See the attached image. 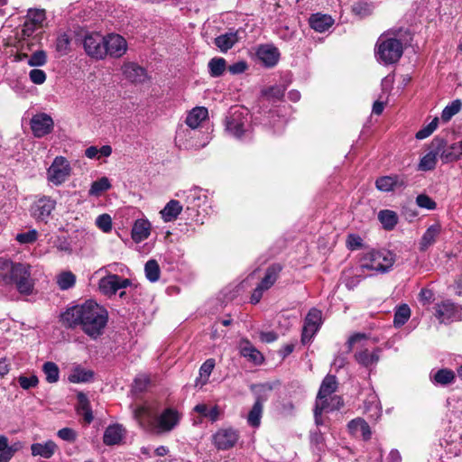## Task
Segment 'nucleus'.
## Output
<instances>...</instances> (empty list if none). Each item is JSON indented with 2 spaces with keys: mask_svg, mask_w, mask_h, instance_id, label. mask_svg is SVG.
Segmentation results:
<instances>
[{
  "mask_svg": "<svg viewBox=\"0 0 462 462\" xmlns=\"http://www.w3.org/2000/svg\"><path fill=\"white\" fill-rule=\"evenodd\" d=\"M457 314V307L456 305L449 301L445 300L440 304L437 305L436 308V317L441 321H448L456 317Z\"/></svg>",
  "mask_w": 462,
  "mask_h": 462,
  "instance_id": "37",
  "label": "nucleus"
},
{
  "mask_svg": "<svg viewBox=\"0 0 462 462\" xmlns=\"http://www.w3.org/2000/svg\"><path fill=\"white\" fill-rule=\"evenodd\" d=\"M378 219L385 230H393L398 223V215L390 209H383L378 213Z\"/></svg>",
  "mask_w": 462,
  "mask_h": 462,
  "instance_id": "41",
  "label": "nucleus"
},
{
  "mask_svg": "<svg viewBox=\"0 0 462 462\" xmlns=\"http://www.w3.org/2000/svg\"><path fill=\"white\" fill-rule=\"evenodd\" d=\"M262 96L269 101H279L284 96V90L279 86H272L262 90Z\"/></svg>",
  "mask_w": 462,
  "mask_h": 462,
  "instance_id": "49",
  "label": "nucleus"
},
{
  "mask_svg": "<svg viewBox=\"0 0 462 462\" xmlns=\"http://www.w3.org/2000/svg\"><path fill=\"white\" fill-rule=\"evenodd\" d=\"M381 352L382 349L380 347H375L372 352H369L367 348H364L356 351L354 358L357 364L371 370L372 366L379 362Z\"/></svg>",
  "mask_w": 462,
  "mask_h": 462,
  "instance_id": "21",
  "label": "nucleus"
},
{
  "mask_svg": "<svg viewBox=\"0 0 462 462\" xmlns=\"http://www.w3.org/2000/svg\"><path fill=\"white\" fill-rule=\"evenodd\" d=\"M146 279L151 282H155L160 278L161 269L156 260H148L144 265Z\"/></svg>",
  "mask_w": 462,
  "mask_h": 462,
  "instance_id": "45",
  "label": "nucleus"
},
{
  "mask_svg": "<svg viewBox=\"0 0 462 462\" xmlns=\"http://www.w3.org/2000/svg\"><path fill=\"white\" fill-rule=\"evenodd\" d=\"M47 62V55L43 50L34 51L28 60V65L31 67H42Z\"/></svg>",
  "mask_w": 462,
  "mask_h": 462,
  "instance_id": "52",
  "label": "nucleus"
},
{
  "mask_svg": "<svg viewBox=\"0 0 462 462\" xmlns=\"http://www.w3.org/2000/svg\"><path fill=\"white\" fill-rule=\"evenodd\" d=\"M417 205L421 208L434 210L437 208V203L427 194H420L416 198Z\"/></svg>",
  "mask_w": 462,
  "mask_h": 462,
  "instance_id": "55",
  "label": "nucleus"
},
{
  "mask_svg": "<svg viewBox=\"0 0 462 462\" xmlns=\"http://www.w3.org/2000/svg\"><path fill=\"white\" fill-rule=\"evenodd\" d=\"M440 230L441 227L439 224L431 225L427 228L420 242L419 249L420 252L427 251V249L436 242L437 237L440 234Z\"/></svg>",
  "mask_w": 462,
  "mask_h": 462,
  "instance_id": "35",
  "label": "nucleus"
},
{
  "mask_svg": "<svg viewBox=\"0 0 462 462\" xmlns=\"http://www.w3.org/2000/svg\"><path fill=\"white\" fill-rule=\"evenodd\" d=\"M94 372L90 369H86L81 365H76L72 368L68 376V380L72 383H85L93 381Z\"/></svg>",
  "mask_w": 462,
  "mask_h": 462,
  "instance_id": "34",
  "label": "nucleus"
},
{
  "mask_svg": "<svg viewBox=\"0 0 462 462\" xmlns=\"http://www.w3.org/2000/svg\"><path fill=\"white\" fill-rule=\"evenodd\" d=\"M251 115L244 106H233V135L237 139L252 137Z\"/></svg>",
  "mask_w": 462,
  "mask_h": 462,
  "instance_id": "7",
  "label": "nucleus"
},
{
  "mask_svg": "<svg viewBox=\"0 0 462 462\" xmlns=\"http://www.w3.org/2000/svg\"><path fill=\"white\" fill-rule=\"evenodd\" d=\"M162 265L170 273L184 272L188 269L184 254L179 248L169 249L162 256Z\"/></svg>",
  "mask_w": 462,
  "mask_h": 462,
  "instance_id": "12",
  "label": "nucleus"
},
{
  "mask_svg": "<svg viewBox=\"0 0 462 462\" xmlns=\"http://www.w3.org/2000/svg\"><path fill=\"white\" fill-rule=\"evenodd\" d=\"M70 173V166L62 156H57L47 171L48 180L52 184L61 185Z\"/></svg>",
  "mask_w": 462,
  "mask_h": 462,
  "instance_id": "11",
  "label": "nucleus"
},
{
  "mask_svg": "<svg viewBox=\"0 0 462 462\" xmlns=\"http://www.w3.org/2000/svg\"><path fill=\"white\" fill-rule=\"evenodd\" d=\"M56 201L50 197L43 196L32 206V216L37 221L47 223L51 212L55 209Z\"/></svg>",
  "mask_w": 462,
  "mask_h": 462,
  "instance_id": "17",
  "label": "nucleus"
},
{
  "mask_svg": "<svg viewBox=\"0 0 462 462\" xmlns=\"http://www.w3.org/2000/svg\"><path fill=\"white\" fill-rule=\"evenodd\" d=\"M151 223L148 219H136L132 226L131 236L135 243H140L151 234Z\"/></svg>",
  "mask_w": 462,
  "mask_h": 462,
  "instance_id": "28",
  "label": "nucleus"
},
{
  "mask_svg": "<svg viewBox=\"0 0 462 462\" xmlns=\"http://www.w3.org/2000/svg\"><path fill=\"white\" fill-rule=\"evenodd\" d=\"M282 269V265L278 263L269 265L265 271L264 276L258 284L264 290H269L278 280Z\"/></svg>",
  "mask_w": 462,
  "mask_h": 462,
  "instance_id": "31",
  "label": "nucleus"
},
{
  "mask_svg": "<svg viewBox=\"0 0 462 462\" xmlns=\"http://www.w3.org/2000/svg\"><path fill=\"white\" fill-rule=\"evenodd\" d=\"M175 196L181 199L184 213L188 219L199 225L204 224L211 209L208 203V190L199 187H193L186 190H180Z\"/></svg>",
  "mask_w": 462,
  "mask_h": 462,
  "instance_id": "3",
  "label": "nucleus"
},
{
  "mask_svg": "<svg viewBox=\"0 0 462 462\" xmlns=\"http://www.w3.org/2000/svg\"><path fill=\"white\" fill-rule=\"evenodd\" d=\"M261 393L257 395L255 402L247 415V422L251 427L258 428L263 411V403L268 400L266 392H271L273 386L269 383L260 384Z\"/></svg>",
  "mask_w": 462,
  "mask_h": 462,
  "instance_id": "10",
  "label": "nucleus"
},
{
  "mask_svg": "<svg viewBox=\"0 0 462 462\" xmlns=\"http://www.w3.org/2000/svg\"><path fill=\"white\" fill-rule=\"evenodd\" d=\"M193 411L200 416L199 423L203 419H208L210 422H216L219 420L222 411L218 405L208 406L206 403H199L193 408Z\"/></svg>",
  "mask_w": 462,
  "mask_h": 462,
  "instance_id": "24",
  "label": "nucleus"
},
{
  "mask_svg": "<svg viewBox=\"0 0 462 462\" xmlns=\"http://www.w3.org/2000/svg\"><path fill=\"white\" fill-rule=\"evenodd\" d=\"M57 449L56 443L49 439L43 443H33L31 445V453L32 457H41L43 458H51Z\"/></svg>",
  "mask_w": 462,
  "mask_h": 462,
  "instance_id": "29",
  "label": "nucleus"
},
{
  "mask_svg": "<svg viewBox=\"0 0 462 462\" xmlns=\"http://www.w3.org/2000/svg\"><path fill=\"white\" fill-rule=\"evenodd\" d=\"M368 335L365 334V333H361V332H357V333H354L353 335H351L346 343V353H350L352 352L353 348H354V346L355 344L356 343H359L361 342L362 340H366L368 339Z\"/></svg>",
  "mask_w": 462,
  "mask_h": 462,
  "instance_id": "59",
  "label": "nucleus"
},
{
  "mask_svg": "<svg viewBox=\"0 0 462 462\" xmlns=\"http://www.w3.org/2000/svg\"><path fill=\"white\" fill-rule=\"evenodd\" d=\"M182 417V413L175 407H167L147 422H141V428L154 435H166L180 425Z\"/></svg>",
  "mask_w": 462,
  "mask_h": 462,
  "instance_id": "4",
  "label": "nucleus"
},
{
  "mask_svg": "<svg viewBox=\"0 0 462 462\" xmlns=\"http://www.w3.org/2000/svg\"><path fill=\"white\" fill-rule=\"evenodd\" d=\"M212 442L217 450H227L231 448V429H220L212 436Z\"/></svg>",
  "mask_w": 462,
  "mask_h": 462,
  "instance_id": "36",
  "label": "nucleus"
},
{
  "mask_svg": "<svg viewBox=\"0 0 462 462\" xmlns=\"http://www.w3.org/2000/svg\"><path fill=\"white\" fill-rule=\"evenodd\" d=\"M309 22L310 26L319 32L327 31L333 24V19L330 15L319 13L311 14Z\"/></svg>",
  "mask_w": 462,
  "mask_h": 462,
  "instance_id": "38",
  "label": "nucleus"
},
{
  "mask_svg": "<svg viewBox=\"0 0 462 462\" xmlns=\"http://www.w3.org/2000/svg\"><path fill=\"white\" fill-rule=\"evenodd\" d=\"M447 146V141L439 135L435 136L429 147V152L420 159L417 170L422 171H432L436 168L438 156L444 147Z\"/></svg>",
  "mask_w": 462,
  "mask_h": 462,
  "instance_id": "8",
  "label": "nucleus"
},
{
  "mask_svg": "<svg viewBox=\"0 0 462 462\" xmlns=\"http://www.w3.org/2000/svg\"><path fill=\"white\" fill-rule=\"evenodd\" d=\"M77 414L82 417L86 423L90 424L94 420V415L88 396L83 392H79L77 394Z\"/></svg>",
  "mask_w": 462,
  "mask_h": 462,
  "instance_id": "26",
  "label": "nucleus"
},
{
  "mask_svg": "<svg viewBox=\"0 0 462 462\" xmlns=\"http://www.w3.org/2000/svg\"><path fill=\"white\" fill-rule=\"evenodd\" d=\"M395 263V254L386 249H372L363 254L361 267L381 273H388Z\"/></svg>",
  "mask_w": 462,
  "mask_h": 462,
  "instance_id": "5",
  "label": "nucleus"
},
{
  "mask_svg": "<svg viewBox=\"0 0 462 462\" xmlns=\"http://www.w3.org/2000/svg\"><path fill=\"white\" fill-rule=\"evenodd\" d=\"M226 69V60L222 57H214L208 63V72L211 78L222 77Z\"/></svg>",
  "mask_w": 462,
  "mask_h": 462,
  "instance_id": "40",
  "label": "nucleus"
},
{
  "mask_svg": "<svg viewBox=\"0 0 462 462\" xmlns=\"http://www.w3.org/2000/svg\"><path fill=\"white\" fill-rule=\"evenodd\" d=\"M97 226L105 233L112 230V218L108 214L99 215L96 219Z\"/></svg>",
  "mask_w": 462,
  "mask_h": 462,
  "instance_id": "57",
  "label": "nucleus"
},
{
  "mask_svg": "<svg viewBox=\"0 0 462 462\" xmlns=\"http://www.w3.org/2000/svg\"><path fill=\"white\" fill-rule=\"evenodd\" d=\"M0 284L14 286L24 296L32 294L35 281L32 276V267L28 263L0 260Z\"/></svg>",
  "mask_w": 462,
  "mask_h": 462,
  "instance_id": "2",
  "label": "nucleus"
},
{
  "mask_svg": "<svg viewBox=\"0 0 462 462\" xmlns=\"http://www.w3.org/2000/svg\"><path fill=\"white\" fill-rule=\"evenodd\" d=\"M125 435L123 425L115 423L109 425L104 431L103 442L106 446H115L122 442Z\"/></svg>",
  "mask_w": 462,
  "mask_h": 462,
  "instance_id": "22",
  "label": "nucleus"
},
{
  "mask_svg": "<svg viewBox=\"0 0 462 462\" xmlns=\"http://www.w3.org/2000/svg\"><path fill=\"white\" fill-rule=\"evenodd\" d=\"M104 45L106 48V56L109 55L114 58L122 57L127 50L125 39L116 33H109L105 36Z\"/></svg>",
  "mask_w": 462,
  "mask_h": 462,
  "instance_id": "18",
  "label": "nucleus"
},
{
  "mask_svg": "<svg viewBox=\"0 0 462 462\" xmlns=\"http://www.w3.org/2000/svg\"><path fill=\"white\" fill-rule=\"evenodd\" d=\"M363 246L362 238L356 234H350L346 238V247L349 250H357Z\"/></svg>",
  "mask_w": 462,
  "mask_h": 462,
  "instance_id": "64",
  "label": "nucleus"
},
{
  "mask_svg": "<svg viewBox=\"0 0 462 462\" xmlns=\"http://www.w3.org/2000/svg\"><path fill=\"white\" fill-rule=\"evenodd\" d=\"M53 125L51 116L45 113L34 115L30 122L32 132L37 138L49 134L53 129Z\"/></svg>",
  "mask_w": 462,
  "mask_h": 462,
  "instance_id": "16",
  "label": "nucleus"
},
{
  "mask_svg": "<svg viewBox=\"0 0 462 462\" xmlns=\"http://www.w3.org/2000/svg\"><path fill=\"white\" fill-rule=\"evenodd\" d=\"M215 43L222 52H226L231 49V32H226L225 34L217 36L215 39Z\"/></svg>",
  "mask_w": 462,
  "mask_h": 462,
  "instance_id": "54",
  "label": "nucleus"
},
{
  "mask_svg": "<svg viewBox=\"0 0 462 462\" xmlns=\"http://www.w3.org/2000/svg\"><path fill=\"white\" fill-rule=\"evenodd\" d=\"M183 210L184 208L181 199H171L161 210L160 214L164 222H171L175 220Z\"/></svg>",
  "mask_w": 462,
  "mask_h": 462,
  "instance_id": "27",
  "label": "nucleus"
},
{
  "mask_svg": "<svg viewBox=\"0 0 462 462\" xmlns=\"http://www.w3.org/2000/svg\"><path fill=\"white\" fill-rule=\"evenodd\" d=\"M57 436L62 440L68 442H74L78 437L77 432L73 429L68 427L59 430Z\"/></svg>",
  "mask_w": 462,
  "mask_h": 462,
  "instance_id": "62",
  "label": "nucleus"
},
{
  "mask_svg": "<svg viewBox=\"0 0 462 462\" xmlns=\"http://www.w3.org/2000/svg\"><path fill=\"white\" fill-rule=\"evenodd\" d=\"M60 321L69 329H80L89 337H100L108 321V312L93 300L67 307L60 315Z\"/></svg>",
  "mask_w": 462,
  "mask_h": 462,
  "instance_id": "1",
  "label": "nucleus"
},
{
  "mask_svg": "<svg viewBox=\"0 0 462 462\" xmlns=\"http://www.w3.org/2000/svg\"><path fill=\"white\" fill-rule=\"evenodd\" d=\"M122 69L124 76L133 83H143L147 79L145 69L136 63H126Z\"/></svg>",
  "mask_w": 462,
  "mask_h": 462,
  "instance_id": "23",
  "label": "nucleus"
},
{
  "mask_svg": "<svg viewBox=\"0 0 462 462\" xmlns=\"http://www.w3.org/2000/svg\"><path fill=\"white\" fill-rule=\"evenodd\" d=\"M456 374L448 368H441L430 375L431 382L436 385L447 386L455 382Z\"/></svg>",
  "mask_w": 462,
  "mask_h": 462,
  "instance_id": "39",
  "label": "nucleus"
},
{
  "mask_svg": "<svg viewBox=\"0 0 462 462\" xmlns=\"http://www.w3.org/2000/svg\"><path fill=\"white\" fill-rule=\"evenodd\" d=\"M150 383V379L147 376L140 375L134 380L133 391L134 393H143L146 390Z\"/></svg>",
  "mask_w": 462,
  "mask_h": 462,
  "instance_id": "61",
  "label": "nucleus"
},
{
  "mask_svg": "<svg viewBox=\"0 0 462 462\" xmlns=\"http://www.w3.org/2000/svg\"><path fill=\"white\" fill-rule=\"evenodd\" d=\"M71 39L66 32L60 33L56 40L55 49L61 56L67 55L70 51Z\"/></svg>",
  "mask_w": 462,
  "mask_h": 462,
  "instance_id": "48",
  "label": "nucleus"
},
{
  "mask_svg": "<svg viewBox=\"0 0 462 462\" xmlns=\"http://www.w3.org/2000/svg\"><path fill=\"white\" fill-rule=\"evenodd\" d=\"M322 324V312L317 308H311L307 313L302 331L300 341L303 345L310 343L312 337L319 330Z\"/></svg>",
  "mask_w": 462,
  "mask_h": 462,
  "instance_id": "9",
  "label": "nucleus"
},
{
  "mask_svg": "<svg viewBox=\"0 0 462 462\" xmlns=\"http://www.w3.org/2000/svg\"><path fill=\"white\" fill-rule=\"evenodd\" d=\"M411 317V309L407 304L400 305L394 313L393 324L395 327L404 325Z\"/></svg>",
  "mask_w": 462,
  "mask_h": 462,
  "instance_id": "46",
  "label": "nucleus"
},
{
  "mask_svg": "<svg viewBox=\"0 0 462 462\" xmlns=\"http://www.w3.org/2000/svg\"><path fill=\"white\" fill-rule=\"evenodd\" d=\"M56 282L61 291H67L74 287L76 275L70 271H64L57 275Z\"/></svg>",
  "mask_w": 462,
  "mask_h": 462,
  "instance_id": "43",
  "label": "nucleus"
},
{
  "mask_svg": "<svg viewBox=\"0 0 462 462\" xmlns=\"http://www.w3.org/2000/svg\"><path fill=\"white\" fill-rule=\"evenodd\" d=\"M215 367V360L212 358L207 359L200 366L199 374V376L196 379V386H203L208 380Z\"/></svg>",
  "mask_w": 462,
  "mask_h": 462,
  "instance_id": "42",
  "label": "nucleus"
},
{
  "mask_svg": "<svg viewBox=\"0 0 462 462\" xmlns=\"http://www.w3.org/2000/svg\"><path fill=\"white\" fill-rule=\"evenodd\" d=\"M46 19L44 9L30 8L27 12L23 31L33 32L34 27L42 25Z\"/></svg>",
  "mask_w": 462,
  "mask_h": 462,
  "instance_id": "33",
  "label": "nucleus"
},
{
  "mask_svg": "<svg viewBox=\"0 0 462 462\" xmlns=\"http://www.w3.org/2000/svg\"><path fill=\"white\" fill-rule=\"evenodd\" d=\"M111 184L106 177H102L91 184L89 193L97 196L100 193L109 189Z\"/></svg>",
  "mask_w": 462,
  "mask_h": 462,
  "instance_id": "50",
  "label": "nucleus"
},
{
  "mask_svg": "<svg viewBox=\"0 0 462 462\" xmlns=\"http://www.w3.org/2000/svg\"><path fill=\"white\" fill-rule=\"evenodd\" d=\"M42 372L45 374L46 381L50 383H57L60 379V369L54 362H45L42 365Z\"/></svg>",
  "mask_w": 462,
  "mask_h": 462,
  "instance_id": "44",
  "label": "nucleus"
},
{
  "mask_svg": "<svg viewBox=\"0 0 462 462\" xmlns=\"http://www.w3.org/2000/svg\"><path fill=\"white\" fill-rule=\"evenodd\" d=\"M409 184L408 177L404 174H391L381 176L375 180V188L382 192H391L404 189Z\"/></svg>",
  "mask_w": 462,
  "mask_h": 462,
  "instance_id": "13",
  "label": "nucleus"
},
{
  "mask_svg": "<svg viewBox=\"0 0 462 462\" xmlns=\"http://www.w3.org/2000/svg\"><path fill=\"white\" fill-rule=\"evenodd\" d=\"M439 157L443 163L457 162L461 158V152L458 150L450 149V145L444 147L439 152Z\"/></svg>",
  "mask_w": 462,
  "mask_h": 462,
  "instance_id": "51",
  "label": "nucleus"
},
{
  "mask_svg": "<svg viewBox=\"0 0 462 462\" xmlns=\"http://www.w3.org/2000/svg\"><path fill=\"white\" fill-rule=\"evenodd\" d=\"M337 377L333 374H327L320 384L316 401H328V397L337 389Z\"/></svg>",
  "mask_w": 462,
  "mask_h": 462,
  "instance_id": "25",
  "label": "nucleus"
},
{
  "mask_svg": "<svg viewBox=\"0 0 462 462\" xmlns=\"http://www.w3.org/2000/svg\"><path fill=\"white\" fill-rule=\"evenodd\" d=\"M328 408H329L328 401H323V402L316 401L315 402V407H314V410H313V413H314L315 422H316L317 425L321 424V422H322V419H321L322 413H323L324 411H328Z\"/></svg>",
  "mask_w": 462,
  "mask_h": 462,
  "instance_id": "56",
  "label": "nucleus"
},
{
  "mask_svg": "<svg viewBox=\"0 0 462 462\" xmlns=\"http://www.w3.org/2000/svg\"><path fill=\"white\" fill-rule=\"evenodd\" d=\"M240 356L254 365H261L264 363L263 355L247 339H243L239 345Z\"/></svg>",
  "mask_w": 462,
  "mask_h": 462,
  "instance_id": "20",
  "label": "nucleus"
},
{
  "mask_svg": "<svg viewBox=\"0 0 462 462\" xmlns=\"http://www.w3.org/2000/svg\"><path fill=\"white\" fill-rule=\"evenodd\" d=\"M31 81L36 85L43 84L46 80V73L40 69H32L29 72Z\"/></svg>",
  "mask_w": 462,
  "mask_h": 462,
  "instance_id": "63",
  "label": "nucleus"
},
{
  "mask_svg": "<svg viewBox=\"0 0 462 462\" xmlns=\"http://www.w3.org/2000/svg\"><path fill=\"white\" fill-rule=\"evenodd\" d=\"M208 116V111L204 106H196L189 111L186 125L192 130L197 129Z\"/></svg>",
  "mask_w": 462,
  "mask_h": 462,
  "instance_id": "30",
  "label": "nucleus"
},
{
  "mask_svg": "<svg viewBox=\"0 0 462 462\" xmlns=\"http://www.w3.org/2000/svg\"><path fill=\"white\" fill-rule=\"evenodd\" d=\"M438 124L439 118L435 117L429 125L419 130L416 133L415 137L419 140H422L429 137L437 129Z\"/></svg>",
  "mask_w": 462,
  "mask_h": 462,
  "instance_id": "53",
  "label": "nucleus"
},
{
  "mask_svg": "<svg viewBox=\"0 0 462 462\" xmlns=\"http://www.w3.org/2000/svg\"><path fill=\"white\" fill-rule=\"evenodd\" d=\"M347 428L353 435L360 433L364 440H369L372 437L371 428L363 418L351 420L347 424Z\"/></svg>",
  "mask_w": 462,
  "mask_h": 462,
  "instance_id": "32",
  "label": "nucleus"
},
{
  "mask_svg": "<svg viewBox=\"0 0 462 462\" xmlns=\"http://www.w3.org/2000/svg\"><path fill=\"white\" fill-rule=\"evenodd\" d=\"M256 56L265 68H273L280 60V51L275 46L265 44L259 46Z\"/></svg>",
  "mask_w": 462,
  "mask_h": 462,
  "instance_id": "19",
  "label": "nucleus"
},
{
  "mask_svg": "<svg viewBox=\"0 0 462 462\" xmlns=\"http://www.w3.org/2000/svg\"><path fill=\"white\" fill-rule=\"evenodd\" d=\"M132 284L131 280L123 278L118 274H109L99 280L100 291L107 296L116 295L121 289H125Z\"/></svg>",
  "mask_w": 462,
  "mask_h": 462,
  "instance_id": "14",
  "label": "nucleus"
},
{
  "mask_svg": "<svg viewBox=\"0 0 462 462\" xmlns=\"http://www.w3.org/2000/svg\"><path fill=\"white\" fill-rule=\"evenodd\" d=\"M18 382L21 388H23V390H29L38 385L39 379L35 374H32L31 376L20 375L18 377Z\"/></svg>",
  "mask_w": 462,
  "mask_h": 462,
  "instance_id": "58",
  "label": "nucleus"
},
{
  "mask_svg": "<svg viewBox=\"0 0 462 462\" xmlns=\"http://www.w3.org/2000/svg\"><path fill=\"white\" fill-rule=\"evenodd\" d=\"M37 231L35 229H31L27 232L17 234L16 240L20 244H32L37 239Z\"/></svg>",
  "mask_w": 462,
  "mask_h": 462,
  "instance_id": "60",
  "label": "nucleus"
},
{
  "mask_svg": "<svg viewBox=\"0 0 462 462\" xmlns=\"http://www.w3.org/2000/svg\"><path fill=\"white\" fill-rule=\"evenodd\" d=\"M83 47L86 53L96 60L106 57L104 37L99 33H88L84 37Z\"/></svg>",
  "mask_w": 462,
  "mask_h": 462,
  "instance_id": "15",
  "label": "nucleus"
},
{
  "mask_svg": "<svg viewBox=\"0 0 462 462\" xmlns=\"http://www.w3.org/2000/svg\"><path fill=\"white\" fill-rule=\"evenodd\" d=\"M375 54L385 65L397 63L403 54V44L396 38L380 37L375 45Z\"/></svg>",
  "mask_w": 462,
  "mask_h": 462,
  "instance_id": "6",
  "label": "nucleus"
},
{
  "mask_svg": "<svg viewBox=\"0 0 462 462\" xmlns=\"http://www.w3.org/2000/svg\"><path fill=\"white\" fill-rule=\"evenodd\" d=\"M462 107L460 99L453 100L448 104L441 113V120L445 123L448 122L455 115H457Z\"/></svg>",
  "mask_w": 462,
  "mask_h": 462,
  "instance_id": "47",
  "label": "nucleus"
}]
</instances>
